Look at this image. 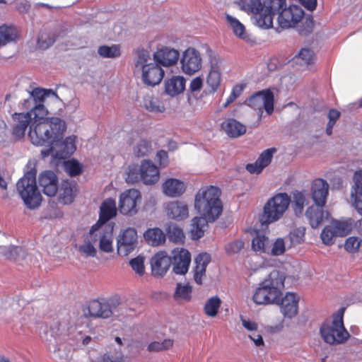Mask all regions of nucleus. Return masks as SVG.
I'll use <instances>...</instances> for the list:
<instances>
[{"label":"nucleus","instance_id":"obj_1","mask_svg":"<svg viewBox=\"0 0 362 362\" xmlns=\"http://www.w3.org/2000/svg\"><path fill=\"white\" fill-rule=\"evenodd\" d=\"M52 97L59 100L57 93L52 89L35 88L30 92V96L23 103L25 109H30V115H33V123L28 137L32 144H41L51 137L47 136L52 131V136L57 135L64 128V121L59 117H47L48 111L43 103L47 98Z\"/></svg>","mask_w":362,"mask_h":362},{"label":"nucleus","instance_id":"obj_2","mask_svg":"<svg viewBox=\"0 0 362 362\" xmlns=\"http://www.w3.org/2000/svg\"><path fill=\"white\" fill-rule=\"evenodd\" d=\"M285 275L284 273L273 270L258 284L252 296V300L256 305L278 304L283 296Z\"/></svg>","mask_w":362,"mask_h":362},{"label":"nucleus","instance_id":"obj_3","mask_svg":"<svg viewBox=\"0 0 362 362\" xmlns=\"http://www.w3.org/2000/svg\"><path fill=\"white\" fill-rule=\"evenodd\" d=\"M221 191L214 185L202 187L196 194L194 208L201 216H205L209 221H216L223 211L220 199Z\"/></svg>","mask_w":362,"mask_h":362},{"label":"nucleus","instance_id":"obj_4","mask_svg":"<svg viewBox=\"0 0 362 362\" xmlns=\"http://www.w3.org/2000/svg\"><path fill=\"white\" fill-rule=\"evenodd\" d=\"M66 129V123L64 122V128L57 135L52 136V132H49L47 136L52 137L45 141L43 144H33L35 146H42L48 145L49 148L41 151V156L42 158H45L49 156H52L54 160H64L71 155H72L76 149V139L75 136H70L62 140V135Z\"/></svg>","mask_w":362,"mask_h":362},{"label":"nucleus","instance_id":"obj_5","mask_svg":"<svg viewBox=\"0 0 362 362\" xmlns=\"http://www.w3.org/2000/svg\"><path fill=\"white\" fill-rule=\"evenodd\" d=\"M149 52L146 49H136L134 52L135 71H141V79L144 84L154 86L160 83L165 72L156 62H152Z\"/></svg>","mask_w":362,"mask_h":362},{"label":"nucleus","instance_id":"obj_6","mask_svg":"<svg viewBox=\"0 0 362 362\" xmlns=\"http://www.w3.org/2000/svg\"><path fill=\"white\" fill-rule=\"evenodd\" d=\"M344 308H340L333 315L332 320L325 322L320 327V334L324 341L329 344L344 343L349 337L343 323Z\"/></svg>","mask_w":362,"mask_h":362},{"label":"nucleus","instance_id":"obj_7","mask_svg":"<svg viewBox=\"0 0 362 362\" xmlns=\"http://www.w3.org/2000/svg\"><path fill=\"white\" fill-rule=\"evenodd\" d=\"M291 203V197L286 192L277 193L265 204L259 218L263 225L279 220L286 211Z\"/></svg>","mask_w":362,"mask_h":362},{"label":"nucleus","instance_id":"obj_8","mask_svg":"<svg viewBox=\"0 0 362 362\" xmlns=\"http://www.w3.org/2000/svg\"><path fill=\"white\" fill-rule=\"evenodd\" d=\"M17 190L26 206L30 209L38 207L42 196L36 185L35 173L29 171L16 184Z\"/></svg>","mask_w":362,"mask_h":362},{"label":"nucleus","instance_id":"obj_9","mask_svg":"<svg viewBox=\"0 0 362 362\" xmlns=\"http://www.w3.org/2000/svg\"><path fill=\"white\" fill-rule=\"evenodd\" d=\"M119 305L118 297L110 298L107 300H91L87 307L89 315L94 317L108 318L114 313L115 310Z\"/></svg>","mask_w":362,"mask_h":362},{"label":"nucleus","instance_id":"obj_10","mask_svg":"<svg viewBox=\"0 0 362 362\" xmlns=\"http://www.w3.org/2000/svg\"><path fill=\"white\" fill-rule=\"evenodd\" d=\"M286 0H264V13L256 18L257 25L262 28L268 29L273 25V17L286 6Z\"/></svg>","mask_w":362,"mask_h":362},{"label":"nucleus","instance_id":"obj_11","mask_svg":"<svg viewBox=\"0 0 362 362\" xmlns=\"http://www.w3.org/2000/svg\"><path fill=\"white\" fill-rule=\"evenodd\" d=\"M181 69L186 75L192 76L198 72L202 66L200 53L192 47H189L180 59Z\"/></svg>","mask_w":362,"mask_h":362},{"label":"nucleus","instance_id":"obj_12","mask_svg":"<svg viewBox=\"0 0 362 362\" xmlns=\"http://www.w3.org/2000/svg\"><path fill=\"white\" fill-rule=\"evenodd\" d=\"M141 195L136 189L124 191L119 196V211L123 215L133 216L137 213V203L141 202Z\"/></svg>","mask_w":362,"mask_h":362},{"label":"nucleus","instance_id":"obj_13","mask_svg":"<svg viewBox=\"0 0 362 362\" xmlns=\"http://www.w3.org/2000/svg\"><path fill=\"white\" fill-rule=\"evenodd\" d=\"M137 238V231L134 228L122 231L117 239V254L125 257L133 252L136 247Z\"/></svg>","mask_w":362,"mask_h":362},{"label":"nucleus","instance_id":"obj_14","mask_svg":"<svg viewBox=\"0 0 362 362\" xmlns=\"http://www.w3.org/2000/svg\"><path fill=\"white\" fill-rule=\"evenodd\" d=\"M304 11L300 6L291 4L284 8L278 16L279 25L282 28L296 26L303 18Z\"/></svg>","mask_w":362,"mask_h":362},{"label":"nucleus","instance_id":"obj_15","mask_svg":"<svg viewBox=\"0 0 362 362\" xmlns=\"http://www.w3.org/2000/svg\"><path fill=\"white\" fill-rule=\"evenodd\" d=\"M117 211L116 202L115 199L112 198L105 199L100 206L98 221L91 226L89 233L92 235L97 232L100 227L107 226L105 224L116 216Z\"/></svg>","mask_w":362,"mask_h":362},{"label":"nucleus","instance_id":"obj_16","mask_svg":"<svg viewBox=\"0 0 362 362\" xmlns=\"http://www.w3.org/2000/svg\"><path fill=\"white\" fill-rule=\"evenodd\" d=\"M274 94L269 89H265L255 93L247 100L250 107L255 109H261L262 107L268 115L274 111Z\"/></svg>","mask_w":362,"mask_h":362},{"label":"nucleus","instance_id":"obj_17","mask_svg":"<svg viewBox=\"0 0 362 362\" xmlns=\"http://www.w3.org/2000/svg\"><path fill=\"white\" fill-rule=\"evenodd\" d=\"M170 257L173 264V271L175 274L184 275L188 272L191 262V254L187 250L182 247H176L172 250Z\"/></svg>","mask_w":362,"mask_h":362},{"label":"nucleus","instance_id":"obj_18","mask_svg":"<svg viewBox=\"0 0 362 362\" xmlns=\"http://www.w3.org/2000/svg\"><path fill=\"white\" fill-rule=\"evenodd\" d=\"M28 308L29 303H27L26 300L21 297L8 299L0 305V317L9 322L13 320V317L21 309Z\"/></svg>","mask_w":362,"mask_h":362},{"label":"nucleus","instance_id":"obj_19","mask_svg":"<svg viewBox=\"0 0 362 362\" xmlns=\"http://www.w3.org/2000/svg\"><path fill=\"white\" fill-rule=\"evenodd\" d=\"M171 264V258L165 251L156 253L151 259V274L160 278L165 275Z\"/></svg>","mask_w":362,"mask_h":362},{"label":"nucleus","instance_id":"obj_20","mask_svg":"<svg viewBox=\"0 0 362 362\" xmlns=\"http://www.w3.org/2000/svg\"><path fill=\"white\" fill-rule=\"evenodd\" d=\"M38 183L42 192L47 197H54L58 192V178L52 170H45L38 177Z\"/></svg>","mask_w":362,"mask_h":362},{"label":"nucleus","instance_id":"obj_21","mask_svg":"<svg viewBox=\"0 0 362 362\" xmlns=\"http://www.w3.org/2000/svg\"><path fill=\"white\" fill-rule=\"evenodd\" d=\"M329 185L322 178L315 179L311 184V197L314 204L325 206L329 194Z\"/></svg>","mask_w":362,"mask_h":362},{"label":"nucleus","instance_id":"obj_22","mask_svg":"<svg viewBox=\"0 0 362 362\" xmlns=\"http://www.w3.org/2000/svg\"><path fill=\"white\" fill-rule=\"evenodd\" d=\"M353 180L354 184L350 191L351 204L362 216V170H356L354 173Z\"/></svg>","mask_w":362,"mask_h":362},{"label":"nucleus","instance_id":"obj_23","mask_svg":"<svg viewBox=\"0 0 362 362\" xmlns=\"http://www.w3.org/2000/svg\"><path fill=\"white\" fill-rule=\"evenodd\" d=\"M15 124L13 127L12 134L16 139H21L24 137L28 126H30L29 130L33 123V115H30L29 112L25 113H15L13 115Z\"/></svg>","mask_w":362,"mask_h":362},{"label":"nucleus","instance_id":"obj_24","mask_svg":"<svg viewBox=\"0 0 362 362\" xmlns=\"http://www.w3.org/2000/svg\"><path fill=\"white\" fill-rule=\"evenodd\" d=\"M277 305L280 306L282 315L291 319L298 313V297L294 293L288 292L284 297L281 296Z\"/></svg>","mask_w":362,"mask_h":362},{"label":"nucleus","instance_id":"obj_25","mask_svg":"<svg viewBox=\"0 0 362 362\" xmlns=\"http://www.w3.org/2000/svg\"><path fill=\"white\" fill-rule=\"evenodd\" d=\"M113 227L103 226L100 227L97 232L90 235L93 240H96V237L99 238V249L106 253H110L113 252Z\"/></svg>","mask_w":362,"mask_h":362},{"label":"nucleus","instance_id":"obj_26","mask_svg":"<svg viewBox=\"0 0 362 362\" xmlns=\"http://www.w3.org/2000/svg\"><path fill=\"white\" fill-rule=\"evenodd\" d=\"M179 56L177 49L171 47H162L153 54V59L160 66H170L177 63Z\"/></svg>","mask_w":362,"mask_h":362},{"label":"nucleus","instance_id":"obj_27","mask_svg":"<svg viewBox=\"0 0 362 362\" xmlns=\"http://www.w3.org/2000/svg\"><path fill=\"white\" fill-rule=\"evenodd\" d=\"M288 63L296 70L303 71L314 63V52L308 47H303Z\"/></svg>","mask_w":362,"mask_h":362},{"label":"nucleus","instance_id":"obj_28","mask_svg":"<svg viewBox=\"0 0 362 362\" xmlns=\"http://www.w3.org/2000/svg\"><path fill=\"white\" fill-rule=\"evenodd\" d=\"M276 151L275 148L263 151L254 163L247 164L246 170L250 173H260L264 168L269 165Z\"/></svg>","mask_w":362,"mask_h":362},{"label":"nucleus","instance_id":"obj_29","mask_svg":"<svg viewBox=\"0 0 362 362\" xmlns=\"http://www.w3.org/2000/svg\"><path fill=\"white\" fill-rule=\"evenodd\" d=\"M141 180L145 185H152L157 182L160 177V173L151 160H144L140 165Z\"/></svg>","mask_w":362,"mask_h":362},{"label":"nucleus","instance_id":"obj_30","mask_svg":"<svg viewBox=\"0 0 362 362\" xmlns=\"http://www.w3.org/2000/svg\"><path fill=\"white\" fill-rule=\"evenodd\" d=\"M324 206L314 204L307 209L305 216L313 228H318L328 218L329 214L324 210Z\"/></svg>","mask_w":362,"mask_h":362},{"label":"nucleus","instance_id":"obj_31","mask_svg":"<svg viewBox=\"0 0 362 362\" xmlns=\"http://www.w3.org/2000/svg\"><path fill=\"white\" fill-rule=\"evenodd\" d=\"M166 212L169 218L181 221L189 216V208L184 201H173L166 206Z\"/></svg>","mask_w":362,"mask_h":362},{"label":"nucleus","instance_id":"obj_32","mask_svg":"<svg viewBox=\"0 0 362 362\" xmlns=\"http://www.w3.org/2000/svg\"><path fill=\"white\" fill-rule=\"evenodd\" d=\"M185 189L186 186L184 182L175 178H168L162 185L163 194L169 197L181 196Z\"/></svg>","mask_w":362,"mask_h":362},{"label":"nucleus","instance_id":"obj_33","mask_svg":"<svg viewBox=\"0 0 362 362\" xmlns=\"http://www.w3.org/2000/svg\"><path fill=\"white\" fill-rule=\"evenodd\" d=\"M211 261V256L208 253H201L194 259V279L195 282L201 285L202 276L205 275L206 267Z\"/></svg>","mask_w":362,"mask_h":362},{"label":"nucleus","instance_id":"obj_34","mask_svg":"<svg viewBox=\"0 0 362 362\" xmlns=\"http://www.w3.org/2000/svg\"><path fill=\"white\" fill-rule=\"evenodd\" d=\"M221 129L231 138H238L246 132V127L233 118H228L221 123Z\"/></svg>","mask_w":362,"mask_h":362},{"label":"nucleus","instance_id":"obj_35","mask_svg":"<svg viewBox=\"0 0 362 362\" xmlns=\"http://www.w3.org/2000/svg\"><path fill=\"white\" fill-rule=\"evenodd\" d=\"M186 80L182 76H173L165 81V93L173 97L182 93L185 89Z\"/></svg>","mask_w":362,"mask_h":362},{"label":"nucleus","instance_id":"obj_36","mask_svg":"<svg viewBox=\"0 0 362 362\" xmlns=\"http://www.w3.org/2000/svg\"><path fill=\"white\" fill-rule=\"evenodd\" d=\"M209 220L205 216H197L192 220L191 236L193 240L201 238L208 227Z\"/></svg>","mask_w":362,"mask_h":362},{"label":"nucleus","instance_id":"obj_37","mask_svg":"<svg viewBox=\"0 0 362 362\" xmlns=\"http://www.w3.org/2000/svg\"><path fill=\"white\" fill-rule=\"evenodd\" d=\"M144 236L146 242L152 246L160 245L165 241V234L158 228H148Z\"/></svg>","mask_w":362,"mask_h":362},{"label":"nucleus","instance_id":"obj_38","mask_svg":"<svg viewBox=\"0 0 362 362\" xmlns=\"http://www.w3.org/2000/svg\"><path fill=\"white\" fill-rule=\"evenodd\" d=\"M58 190L59 192V200L62 203L69 204L74 201L76 195V189L70 182L63 181Z\"/></svg>","mask_w":362,"mask_h":362},{"label":"nucleus","instance_id":"obj_39","mask_svg":"<svg viewBox=\"0 0 362 362\" xmlns=\"http://www.w3.org/2000/svg\"><path fill=\"white\" fill-rule=\"evenodd\" d=\"M271 243L264 234L257 233L252 240V250L260 253H269Z\"/></svg>","mask_w":362,"mask_h":362},{"label":"nucleus","instance_id":"obj_40","mask_svg":"<svg viewBox=\"0 0 362 362\" xmlns=\"http://www.w3.org/2000/svg\"><path fill=\"white\" fill-rule=\"evenodd\" d=\"M19 37L16 27L3 25L0 26V45L15 42Z\"/></svg>","mask_w":362,"mask_h":362},{"label":"nucleus","instance_id":"obj_41","mask_svg":"<svg viewBox=\"0 0 362 362\" xmlns=\"http://www.w3.org/2000/svg\"><path fill=\"white\" fill-rule=\"evenodd\" d=\"M239 6L243 11L248 13L259 14L258 16L264 13V2L260 0H241Z\"/></svg>","mask_w":362,"mask_h":362},{"label":"nucleus","instance_id":"obj_42","mask_svg":"<svg viewBox=\"0 0 362 362\" xmlns=\"http://www.w3.org/2000/svg\"><path fill=\"white\" fill-rule=\"evenodd\" d=\"M4 250L1 251V255L8 259H23L26 257L25 250L21 246L9 245L2 246Z\"/></svg>","mask_w":362,"mask_h":362},{"label":"nucleus","instance_id":"obj_43","mask_svg":"<svg viewBox=\"0 0 362 362\" xmlns=\"http://www.w3.org/2000/svg\"><path fill=\"white\" fill-rule=\"evenodd\" d=\"M221 81V71L217 66H212L206 77V84L211 93H214L218 90Z\"/></svg>","mask_w":362,"mask_h":362},{"label":"nucleus","instance_id":"obj_44","mask_svg":"<svg viewBox=\"0 0 362 362\" xmlns=\"http://www.w3.org/2000/svg\"><path fill=\"white\" fill-rule=\"evenodd\" d=\"M307 204L308 199L304 192L299 191L293 192L292 206L296 216H300L303 214L304 207Z\"/></svg>","mask_w":362,"mask_h":362},{"label":"nucleus","instance_id":"obj_45","mask_svg":"<svg viewBox=\"0 0 362 362\" xmlns=\"http://www.w3.org/2000/svg\"><path fill=\"white\" fill-rule=\"evenodd\" d=\"M339 237L346 236L352 229V221L347 220H334L330 223Z\"/></svg>","mask_w":362,"mask_h":362},{"label":"nucleus","instance_id":"obj_46","mask_svg":"<svg viewBox=\"0 0 362 362\" xmlns=\"http://www.w3.org/2000/svg\"><path fill=\"white\" fill-rule=\"evenodd\" d=\"M144 107L148 111L160 113L165 110V106L158 98L147 95L144 98Z\"/></svg>","mask_w":362,"mask_h":362},{"label":"nucleus","instance_id":"obj_47","mask_svg":"<svg viewBox=\"0 0 362 362\" xmlns=\"http://www.w3.org/2000/svg\"><path fill=\"white\" fill-rule=\"evenodd\" d=\"M192 288L188 284H182L178 283L175 291L174 298L176 300H183L189 301L192 297Z\"/></svg>","mask_w":362,"mask_h":362},{"label":"nucleus","instance_id":"obj_48","mask_svg":"<svg viewBox=\"0 0 362 362\" xmlns=\"http://www.w3.org/2000/svg\"><path fill=\"white\" fill-rule=\"evenodd\" d=\"M221 303V301L218 296L209 298L204 306V313L209 317H215L218 313Z\"/></svg>","mask_w":362,"mask_h":362},{"label":"nucleus","instance_id":"obj_49","mask_svg":"<svg viewBox=\"0 0 362 362\" xmlns=\"http://www.w3.org/2000/svg\"><path fill=\"white\" fill-rule=\"evenodd\" d=\"M151 151V142L144 139H140L134 148V153L137 157H143L147 156Z\"/></svg>","mask_w":362,"mask_h":362},{"label":"nucleus","instance_id":"obj_50","mask_svg":"<svg viewBox=\"0 0 362 362\" xmlns=\"http://www.w3.org/2000/svg\"><path fill=\"white\" fill-rule=\"evenodd\" d=\"M173 345V340L165 339L162 341H153L148 346L147 350L150 352H158L167 350Z\"/></svg>","mask_w":362,"mask_h":362},{"label":"nucleus","instance_id":"obj_51","mask_svg":"<svg viewBox=\"0 0 362 362\" xmlns=\"http://www.w3.org/2000/svg\"><path fill=\"white\" fill-rule=\"evenodd\" d=\"M168 235L170 240L174 243H182L185 239L182 229L175 224H172L168 226Z\"/></svg>","mask_w":362,"mask_h":362},{"label":"nucleus","instance_id":"obj_52","mask_svg":"<svg viewBox=\"0 0 362 362\" xmlns=\"http://www.w3.org/2000/svg\"><path fill=\"white\" fill-rule=\"evenodd\" d=\"M141 180L140 168L136 165H130L126 171L125 180L127 183L134 184Z\"/></svg>","mask_w":362,"mask_h":362},{"label":"nucleus","instance_id":"obj_53","mask_svg":"<svg viewBox=\"0 0 362 362\" xmlns=\"http://www.w3.org/2000/svg\"><path fill=\"white\" fill-rule=\"evenodd\" d=\"M321 239L324 244L327 245H332L334 243V238L335 237H339L335 234V230L334 228H332V225L325 226L321 233Z\"/></svg>","mask_w":362,"mask_h":362},{"label":"nucleus","instance_id":"obj_54","mask_svg":"<svg viewBox=\"0 0 362 362\" xmlns=\"http://www.w3.org/2000/svg\"><path fill=\"white\" fill-rule=\"evenodd\" d=\"M154 42H156L157 45H168L171 44H179L182 42L173 35L160 34L155 37Z\"/></svg>","mask_w":362,"mask_h":362},{"label":"nucleus","instance_id":"obj_55","mask_svg":"<svg viewBox=\"0 0 362 362\" xmlns=\"http://www.w3.org/2000/svg\"><path fill=\"white\" fill-rule=\"evenodd\" d=\"M57 327L49 328L47 326H45L43 332L40 333L41 338L48 342L49 349H51L50 346L57 341Z\"/></svg>","mask_w":362,"mask_h":362},{"label":"nucleus","instance_id":"obj_56","mask_svg":"<svg viewBox=\"0 0 362 362\" xmlns=\"http://www.w3.org/2000/svg\"><path fill=\"white\" fill-rule=\"evenodd\" d=\"M64 170L71 177L78 175L82 172L81 165L76 160L64 162Z\"/></svg>","mask_w":362,"mask_h":362},{"label":"nucleus","instance_id":"obj_57","mask_svg":"<svg viewBox=\"0 0 362 362\" xmlns=\"http://www.w3.org/2000/svg\"><path fill=\"white\" fill-rule=\"evenodd\" d=\"M120 47H99L98 54L105 58H115L121 54Z\"/></svg>","mask_w":362,"mask_h":362},{"label":"nucleus","instance_id":"obj_58","mask_svg":"<svg viewBox=\"0 0 362 362\" xmlns=\"http://www.w3.org/2000/svg\"><path fill=\"white\" fill-rule=\"evenodd\" d=\"M226 19L235 35L242 37L245 33V26L238 19L230 15L226 16Z\"/></svg>","mask_w":362,"mask_h":362},{"label":"nucleus","instance_id":"obj_59","mask_svg":"<svg viewBox=\"0 0 362 362\" xmlns=\"http://www.w3.org/2000/svg\"><path fill=\"white\" fill-rule=\"evenodd\" d=\"M132 269L139 276L144 275L145 272L144 257L139 255L129 261Z\"/></svg>","mask_w":362,"mask_h":362},{"label":"nucleus","instance_id":"obj_60","mask_svg":"<svg viewBox=\"0 0 362 362\" xmlns=\"http://www.w3.org/2000/svg\"><path fill=\"white\" fill-rule=\"evenodd\" d=\"M245 85L237 84L232 88L230 95L227 98L226 102L223 103V107H227L230 103L235 101L243 92Z\"/></svg>","mask_w":362,"mask_h":362},{"label":"nucleus","instance_id":"obj_61","mask_svg":"<svg viewBox=\"0 0 362 362\" xmlns=\"http://www.w3.org/2000/svg\"><path fill=\"white\" fill-rule=\"evenodd\" d=\"M269 253L274 256H279L286 251L285 243L283 238H277L272 244L271 243Z\"/></svg>","mask_w":362,"mask_h":362},{"label":"nucleus","instance_id":"obj_62","mask_svg":"<svg viewBox=\"0 0 362 362\" xmlns=\"http://www.w3.org/2000/svg\"><path fill=\"white\" fill-rule=\"evenodd\" d=\"M305 228H298L289 233V239L292 245H299L304 240Z\"/></svg>","mask_w":362,"mask_h":362},{"label":"nucleus","instance_id":"obj_63","mask_svg":"<svg viewBox=\"0 0 362 362\" xmlns=\"http://www.w3.org/2000/svg\"><path fill=\"white\" fill-rule=\"evenodd\" d=\"M361 243V239L358 237H349L344 243V248L349 252H356L358 251Z\"/></svg>","mask_w":362,"mask_h":362},{"label":"nucleus","instance_id":"obj_64","mask_svg":"<svg viewBox=\"0 0 362 362\" xmlns=\"http://www.w3.org/2000/svg\"><path fill=\"white\" fill-rule=\"evenodd\" d=\"M244 247V243L241 240H235L226 245L225 250L228 255L238 253Z\"/></svg>","mask_w":362,"mask_h":362}]
</instances>
